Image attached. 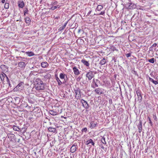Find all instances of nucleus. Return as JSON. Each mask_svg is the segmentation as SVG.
I'll return each mask as SVG.
<instances>
[{"label": "nucleus", "mask_w": 158, "mask_h": 158, "mask_svg": "<svg viewBox=\"0 0 158 158\" xmlns=\"http://www.w3.org/2000/svg\"><path fill=\"white\" fill-rule=\"evenodd\" d=\"M35 84V89L36 90H43L44 89V84L39 78L36 79Z\"/></svg>", "instance_id": "f257e3e1"}, {"label": "nucleus", "mask_w": 158, "mask_h": 158, "mask_svg": "<svg viewBox=\"0 0 158 158\" xmlns=\"http://www.w3.org/2000/svg\"><path fill=\"white\" fill-rule=\"evenodd\" d=\"M76 94L75 98L78 99L81 98V90L79 88H77L74 89Z\"/></svg>", "instance_id": "f03ea898"}, {"label": "nucleus", "mask_w": 158, "mask_h": 158, "mask_svg": "<svg viewBox=\"0 0 158 158\" xmlns=\"http://www.w3.org/2000/svg\"><path fill=\"white\" fill-rule=\"evenodd\" d=\"M94 72L89 70L86 73V77L88 78V80H90L94 77Z\"/></svg>", "instance_id": "7ed1b4c3"}, {"label": "nucleus", "mask_w": 158, "mask_h": 158, "mask_svg": "<svg viewBox=\"0 0 158 158\" xmlns=\"http://www.w3.org/2000/svg\"><path fill=\"white\" fill-rule=\"evenodd\" d=\"M128 1L129 2L127 3L126 4L127 8L129 9H132L135 8V5L131 2V0H128Z\"/></svg>", "instance_id": "20e7f679"}, {"label": "nucleus", "mask_w": 158, "mask_h": 158, "mask_svg": "<svg viewBox=\"0 0 158 158\" xmlns=\"http://www.w3.org/2000/svg\"><path fill=\"white\" fill-rule=\"evenodd\" d=\"M24 83L23 82H21L14 89V91H20L24 87Z\"/></svg>", "instance_id": "39448f33"}, {"label": "nucleus", "mask_w": 158, "mask_h": 158, "mask_svg": "<svg viewBox=\"0 0 158 158\" xmlns=\"http://www.w3.org/2000/svg\"><path fill=\"white\" fill-rule=\"evenodd\" d=\"M100 81L98 79L95 80L94 78L92 82L93 84L92 85V87L93 88L98 87V84L100 83Z\"/></svg>", "instance_id": "423d86ee"}, {"label": "nucleus", "mask_w": 158, "mask_h": 158, "mask_svg": "<svg viewBox=\"0 0 158 158\" xmlns=\"http://www.w3.org/2000/svg\"><path fill=\"white\" fill-rule=\"evenodd\" d=\"M136 93L138 97V101L139 102H140L142 101V95L141 91L139 89H138L136 90Z\"/></svg>", "instance_id": "0eeeda50"}, {"label": "nucleus", "mask_w": 158, "mask_h": 158, "mask_svg": "<svg viewBox=\"0 0 158 158\" xmlns=\"http://www.w3.org/2000/svg\"><path fill=\"white\" fill-rule=\"evenodd\" d=\"M26 66V64L25 62L20 61L18 63V66L22 69H24Z\"/></svg>", "instance_id": "6e6552de"}, {"label": "nucleus", "mask_w": 158, "mask_h": 158, "mask_svg": "<svg viewBox=\"0 0 158 158\" xmlns=\"http://www.w3.org/2000/svg\"><path fill=\"white\" fill-rule=\"evenodd\" d=\"M77 145L73 144L70 148V152L72 153L75 152L77 148Z\"/></svg>", "instance_id": "1a4fd4ad"}, {"label": "nucleus", "mask_w": 158, "mask_h": 158, "mask_svg": "<svg viewBox=\"0 0 158 158\" xmlns=\"http://www.w3.org/2000/svg\"><path fill=\"white\" fill-rule=\"evenodd\" d=\"M95 92L98 95H101L103 93L102 89L100 88H97L94 90Z\"/></svg>", "instance_id": "9d476101"}, {"label": "nucleus", "mask_w": 158, "mask_h": 158, "mask_svg": "<svg viewBox=\"0 0 158 158\" xmlns=\"http://www.w3.org/2000/svg\"><path fill=\"white\" fill-rule=\"evenodd\" d=\"M81 102L83 104V106L85 108H89V105L87 102L85 100L83 99L81 100Z\"/></svg>", "instance_id": "9b49d317"}, {"label": "nucleus", "mask_w": 158, "mask_h": 158, "mask_svg": "<svg viewBox=\"0 0 158 158\" xmlns=\"http://www.w3.org/2000/svg\"><path fill=\"white\" fill-rule=\"evenodd\" d=\"M18 6L19 8H23L24 6V3L23 1H19L18 2Z\"/></svg>", "instance_id": "f8f14e48"}, {"label": "nucleus", "mask_w": 158, "mask_h": 158, "mask_svg": "<svg viewBox=\"0 0 158 158\" xmlns=\"http://www.w3.org/2000/svg\"><path fill=\"white\" fill-rule=\"evenodd\" d=\"M74 73L76 75H78L80 74V72L78 69L76 67H74L73 68Z\"/></svg>", "instance_id": "ddd939ff"}, {"label": "nucleus", "mask_w": 158, "mask_h": 158, "mask_svg": "<svg viewBox=\"0 0 158 158\" xmlns=\"http://www.w3.org/2000/svg\"><path fill=\"white\" fill-rule=\"evenodd\" d=\"M90 143H91L92 144V145L93 146H94V144H95L94 143V142L93 141V140L91 139H90L89 140H87L85 142V144L86 145H88Z\"/></svg>", "instance_id": "4468645a"}, {"label": "nucleus", "mask_w": 158, "mask_h": 158, "mask_svg": "<svg viewBox=\"0 0 158 158\" xmlns=\"http://www.w3.org/2000/svg\"><path fill=\"white\" fill-rule=\"evenodd\" d=\"M81 62L86 67L89 66V64L88 61H86V60L85 59H82L81 60Z\"/></svg>", "instance_id": "2eb2a0df"}, {"label": "nucleus", "mask_w": 158, "mask_h": 158, "mask_svg": "<svg viewBox=\"0 0 158 158\" xmlns=\"http://www.w3.org/2000/svg\"><path fill=\"white\" fill-rule=\"evenodd\" d=\"M48 65L49 64L46 62H42L41 63V66L43 68H47Z\"/></svg>", "instance_id": "dca6fc26"}, {"label": "nucleus", "mask_w": 158, "mask_h": 158, "mask_svg": "<svg viewBox=\"0 0 158 158\" xmlns=\"http://www.w3.org/2000/svg\"><path fill=\"white\" fill-rule=\"evenodd\" d=\"M48 130L49 131L53 132L54 133L56 132V129L55 128L52 127H49L48 128Z\"/></svg>", "instance_id": "f3484780"}, {"label": "nucleus", "mask_w": 158, "mask_h": 158, "mask_svg": "<svg viewBox=\"0 0 158 158\" xmlns=\"http://www.w3.org/2000/svg\"><path fill=\"white\" fill-rule=\"evenodd\" d=\"M49 113L50 114L52 115H55L58 114V112L56 111H55L54 110H50L49 111Z\"/></svg>", "instance_id": "a211bd4d"}, {"label": "nucleus", "mask_w": 158, "mask_h": 158, "mask_svg": "<svg viewBox=\"0 0 158 158\" xmlns=\"http://www.w3.org/2000/svg\"><path fill=\"white\" fill-rule=\"evenodd\" d=\"M38 72L36 71H31L30 73L29 76L30 77H32V75L36 76L38 74Z\"/></svg>", "instance_id": "6ab92c4d"}, {"label": "nucleus", "mask_w": 158, "mask_h": 158, "mask_svg": "<svg viewBox=\"0 0 158 158\" xmlns=\"http://www.w3.org/2000/svg\"><path fill=\"white\" fill-rule=\"evenodd\" d=\"M6 76H7L4 73L2 74H0V77L2 81H4L5 77L6 78Z\"/></svg>", "instance_id": "aec40b11"}, {"label": "nucleus", "mask_w": 158, "mask_h": 158, "mask_svg": "<svg viewBox=\"0 0 158 158\" xmlns=\"http://www.w3.org/2000/svg\"><path fill=\"white\" fill-rule=\"evenodd\" d=\"M25 22L26 23L28 24V25H30V23L31 22V20L30 19V18L27 17H26L25 18Z\"/></svg>", "instance_id": "412c9836"}, {"label": "nucleus", "mask_w": 158, "mask_h": 158, "mask_svg": "<svg viewBox=\"0 0 158 158\" xmlns=\"http://www.w3.org/2000/svg\"><path fill=\"white\" fill-rule=\"evenodd\" d=\"M90 127L91 128L93 129L97 125V123H94V122H91L90 123Z\"/></svg>", "instance_id": "4be33fe9"}, {"label": "nucleus", "mask_w": 158, "mask_h": 158, "mask_svg": "<svg viewBox=\"0 0 158 158\" xmlns=\"http://www.w3.org/2000/svg\"><path fill=\"white\" fill-rule=\"evenodd\" d=\"M142 124L141 121L140 120L139 121V124L138 127V129H139V132H140L142 131Z\"/></svg>", "instance_id": "5701e85b"}, {"label": "nucleus", "mask_w": 158, "mask_h": 158, "mask_svg": "<svg viewBox=\"0 0 158 158\" xmlns=\"http://www.w3.org/2000/svg\"><path fill=\"white\" fill-rule=\"evenodd\" d=\"M59 76L61 79H64L65 76L66 77V78H67V76L63 73H60Z\"/></svg>", "instance_id": "b1692460"}, {"label": "nucleus", "mask_w": 158, "mask_h": 158, "mask_svg": "<svg viewBox=\"0 0 158 158\" xmlns=\"http://www.w3.org/2000/svg\"><path fill=\"white\" fill-rule=\"evenodd\" d=\"M0 68L2 70H6L8 69V68L5 65L2 64L0 66Z\"/></svg>", "instance_id": "393cba45"}, {"label": "nucleus", "mask_w": 158, "mask_h": 158, "mask_svg": "<svg viewBox=\"0 0 158 158\" xmlns=\"http://www.w3.org/2000/svg\"><path fill=\"white\" fill-rule=\"evenodd\" d=\"M16 58L17 59L16 60L17 61H24L23 59H25V58L24 57H22L21 56H17L16 57Z\"/></svg>", "instance_id": "a878e982"}, {"label": "nucleus", "mask_w": 158, "mask_h": 158, "mask_svg": "<svg viewBox=\"0 0 158 158\" xmlns=\"http://www.w3.org/2000/svg\"><path fill=\"white\" fill-rule=\"evenodd\" d=\"M13 129L15 131H20V129L18 127L15 125L13 126Z\"/></svg>", "instance_id": "bb28decb"}, {"label": "nucleus", "mask_w": 158, "mask_h": 158, "mask_svg": "<svg viewBox=\"0 0 158 158\" xmlns=\"http://www.w3.org/2000/svg\"><path fill=\"white\" fill-rule=\"evenodd\" d=\"M103 6L100 5H98V6L96 10L98 11H100L103 9Z\"/></svg>", "instance_id": "cd10ccee"}, {"label": "nucleus", "mask_w": 158, "mask_h": 158, "mask_svg": "<svg viewBox=\"0 0 158 158\" xmlns=\"http://www.w3.org/2000/svg\"><path fill=\"white\" fill-rule=\"evenodd\" d=\"M26 54L29 56H31L34 55V54L32 52H26Z\"/></svg>", "instance_id": "c85d7f7f"}, {"label": "nucleus", "mask_w": 158, "mask_h": 158, "mask_svg": "<svg viewBox=\"0 0 158 158\" xmlns=\"http://www.w3.org/2000/svg\"><path fill=\"white\" fill-rule=\"evenodd\" d=\"M106 63V61L105 59L103 58L102 59L100 62V64L101 65H103L105 64Z\"/></svg>", "instance_id": "c756f323"}, {"label": "nucleus", "mask_w": 158, "mask_h": 158, "mask_svg": "<svg viewBox=\"0 0 158 158\" xmlns=\"http://www.w3.org/2000/svg\"><path fill=\"white\" fill-rule=\"evenodd\" d=\"M68 21L66 22L65 23L64 25L62 27H61L59 29V30H60V31L63 30L65 28V27L66 26L68 23Z\"/></svg>", "instance_id": "7c9ffc66"}, {"label": "nucleus", "mask_w": 158, "mask_h": 158, "mask_svg": "<svg viewBox=\"0 0 158 158\" xmlns=\"http://www.w3.org/2000/svg\"><path fill=\"white\" fill-rule=\"evenodd\" d=\"M156 61V60L154 58H152L151 59H149L148 61L150 63H154L155 61Z\"/></svg>", "instance_id": "2f4dec72"}, {"label": "nucleus", "mask_w": 158, "mask_h": 158, "mask_svg": "<svg viewBox=\"0 0 158 158\" xmlns=\"http://www.w3.org/2000/svg\"><path fill=\"white\" fill-rule=\"evenodd\" d=\"M56 80L58 82V84L59 85H60L62 84V82L60 80L59 78H56Z\"/></svg>", "instance_id": "473e14b6"}, {"label": "nucleus", "mask_w": 158, "mask_h": 158, "mask_svg": "<svg viewBox=\"0 0 158 158\" xmlns=\"http://www.w3.org/2000/svg\"><path fill=\"white\" fill-rule=\"evenodd\" d=\"M9 7V4L8 3L6 2L5 4L4 7L6 9H8Z\"/></svg>", "instance_id": "72a5a7b5"}, {"label": "nucleus", "mask_w": 158, "mask_h": 158, "mask_svg": "<svg viewBox=\"0 0 158 158\" xmlns=\"http://www.w3.org/2000/svg\"><path fill=\"white\" fill-rule=\"evenodd\" d=\"M101 142L103 143L104 144H106V142L105 141V138L104 137H102V139H101Z\"/></svg>", "instance_id": "f704fd0d"}, {"label": "nucleus", "mask_w": 158, "mask_h": 158, "mask_svg": "<svg viewBox=\"0 0 158 158\" xmlns=\"http://www.w3.org/2000/svg\"><path fill=\"white\" fill-rule=\"evenodd\" d=\"M45 78H47L48 79H49L51 77V75L49 74H47V75H45L44 77Z\"/></svg>", "instance_id": "c9c22d12"}, {"label": "nucleus", "mask_w": 158, "mask_h": 158, "mask_svg": "<svg viewBox=\"0 0 158 158\" xmlns=\"http://www.w3.org/2000/svg\"><path fill=\"white\" fill-rule=\"evenodd\" d=\"M157 45V44L156 43H154L150 47L149 49L150 51H151L153 47H156Z\"/></svg>", "instance_id": "e433bc0d"}, {"label": "nucleus", "mask_w": 158, "mask_h": 158, "mask_svg": "<svg viewBox=\"0 0 158 158\" xmlns=\"http://www.w3.org/2000/svg\"><path fill=\"white\" fill-rule=\"evenodd\" d=\"M6 79H7V84L9 85V86L10 87H11V84H10V81H9V78H8L7 76H6Z\"/></svg>", "instance_id": "4c0bfd02"}, {"label": "nucleus", "mask_w": 158, "mask_h": 158, "mask_svg": "<svg viewBox=\"0 0 158 158\" xmlns=\"http://www.w3.org/2000/svg\"><path fill=\"white\" fill-rule=\"evenodd\" d=\"M64 81L62 82V84H64L65 85L67 86L68 85L67 84H66V83L67 81V78L66 79L64 78Z\"/></svg>", "instance_id": "58836bf2"}, {"label": "nucleus", "mask_w": 158, "mask_h": 158, "mask_svg": "<svg viewBox=\"0 0 158 158\" xmlns=\"http://www.w3.org/2000/svg\"><path fill=\"white\" fill-rule=\"evenodd\" d=\"M28 9L26 8V10H25L23 12H24V15H26V14H28Z\"/></svg>", "instance_id": "ea45409f"}, {"label": "nucleus", "mask_w": 158, "mask_h": 158, "mask_svg": "<svg viewBox=\"0 0 158 158\" xmlns=\"http://www.w3.org/2000/svg\"><path fill=\"white\" fill-rule=\"evenodd\" d=\"M87 131V129L86 127L84 128L81 130V131L82 132H86Z\"/></svg>", "instance_id": "a19ab883"}, {"label": "nucleus", "mask_w": 158, "mask_h": 158, "mask_svg": "<svg viewBox=\"0 0 158 158\" xmlns=\"http://www.w3.org/2000/svg\"><path fill=\"white\" fill-rule=\"evenodd\" d=\"M110 49L112 51H114L116 50V48L115 47L113 46H111L110 47Z\"/></svg>", "instance_id": "79ce46f5"}, {"label": "nucleus", "mask_w": 158, "mask_h": 158, "mask_svg": "<svg viewBox=\"0 0 158 158\" xmlns=\"http://www.w3.org/2000/svg\"><path fill=\"white\" fill-rule=\"evenodd\" d=\"M148 120L149 121V123L150 125H152V121L151 120V118L149 117H148Z\"/></svg>", "instance_id": "37998d69"}, {"label": "nucleus", "mask_w": 158, "mask_h": 158, "mask_svg": "<svg viewBox=\"0 0 158 158\" xmlns=\"http://www.w3.org/2000/svg\"><path fill=\"white\" fill-rule=\"evenodd\" d=\"M57 4H58V2L57 1H55V2H54L52 3L51 4V5L52 6H54L57 5Z\"/></svg>", "instance_id": "c03bdc74"}, {"label": "nucleus", "mask_w": 158, "mask_h": 158, "mask_svg": "<svg viewBox=\"0 0 158 158\" xmlns=\"http://www.w3.org/2000/svg\"><path fill=\"white\" fill-rule=\"evenodd\" d=\"M56 9V6H52V7L50 9L51 10H54Z\"/></svg>", "instance_id": "a18cd8bd"}, {"label": "nucleus", "mask_w": 158, "mask_h": 158, "mask_svg": "<svg viewBox=\"0 0 158 158\" xmlns=\"http://www.w3.org/2000/svg\"><path fill=\"white\" fill-rule=\"evenodd\" d=\"M105 13V11H101L100 13L97 14L98 15H104Z\"/></svg>", "instance_id": "49530a36"}, {"label": "nucleus", "mask_w": 158, "mask_h": 158, "mask_svg": "<svg viewBox=\"0 0 158 158\" xmlns=\"http://www.w3.org/2000/svg\"><path fill=\"white\" fill-rule=\"evenodd\" d=\"M131 53H128L126 54V56L127 57H129L131 56Z\"/></svg>", "instance_id": "de8ad7c7"}, {"label": "nucleus", "mask_w": 158, "mask_h": 158, "mask_svg": "<svg viewBox=\"0 0 158 158\" xmlns=\"http://www.w3.org/2000/svg\"><path fill=\"white\" fill-rule=\"evenodd\" d=\"M148 78L149 80L151 81L152 82V83H153L154 80L152 78L150 77H149Z\"/></svg>", "instance_id": "09e8293b"}, {"label": "nucleus", "mask_w": 158, "mask_h": 158, "mask_svg": "<svg viewBox=\"0 0 158 158\" xmlns=\"http://www.w3.org/2000/svg\"><path fill=\"white\" fill-rule=\"evenodd\" d=\"M53 18L55 19H58L60 18V17L59 16H58L56 17H55V16H54Z\"/></svg>", "instance_id": "8fccbe9b"}, {"label": "nucleus", "mask_w": 158, "mask_h": 158, "mask_svg": "<svg viewBox=\"0 0 158 158\" xmlns=\"http://www.w3.org/2000/svg\"><path fill=\"white\" fill-rule=\"evenodd\" d=\"M153 83L155 85H156L158 84V82L157 81H154Z\"/></svg>", "instance_id": "3c124183"}, {"label": "nucleus", "mask_w": 158, "mask_h": 158, "mask_svg": "<svg viewBox=\"0 0 158 158\" xmlns=\"http://www.w3.org/2000/svg\"><path fill=\"white\" fill-rule=\"evenodd\" d=\"M154 50L156 51H158V46H157V47L155 48Z\"/></svg>", "instance_id": "603ef678"}, {"label": "nucleus", "mask_w": 158, "mask_h": 158, "mask_svg": "<svg viewBox=\"0 0 158 158\" xmlns=\"http://www.w3.org/2000/svg\"><path fill=\"white\" fill-rule=\"evenodd\" d=\"M91 11H92V10H89V12H88V14H87V15H89L90 14V13H91Z\"/></svg>", "instance_id": "864d4df0"}, {"label": "nucleus", "mask_w": 158, "mask_h": 158, "mask_svg": "<svg viewBox=\"0 0 158 158\" xmlns=\"http://www.w3.org/2000/svg\"><path fill=\"white\" fill-rule=\"evenodd\" d=\"M112 60H114V62H116V60L115 59V58L114 57H112Z\"/></svg>", "instance_id": "5fc2aeb1"}, {"label": "nucleus", "mask_w": 158, "mask_h": 158, "mask_svg": "<svg viewBox=\"0 0 158 158\" xmlns=\"http://www.w3.org/2000/svg\"><path fill=\"white\" fill-rule=\"evenodd\" d=\"M35 68H36V66L32 67L31 68V69L32 70L33 69H34Z\"/></svg>", "instance_id": "6e6d98bb"}, {"label": "nucleus", "mask_w": 158, "mask_h": 158, "mask_svg": "<svg viewBox=\"0 0 158 158\" xmlns=\"http://www.w3.org/2000/svg\"><path fill=\"white\" fill-rule=\"evenodd\" d=\"M56 8H59L60 7V6L59 5H57V6H56Z\"/></svg>", "instance_id": "4d7b16f0"}, {"label": "nucleus", "mask_w": 158, "mask_h": 158, "mask_svg": "<svg viewBox=\"0 0 158 158\" xmlns=\"http://www.w3.org/2000/svg\"><path fill=\"white\" fill-rule=\"evenodd\" d=\"M153 117L155 119H156V116L155 115H153Z\"/></svg>", "instance_id": "13d9d810"}, {"label": "nucleus", "mask_w": 158, "mask_h": 158, "mask_svg": "<svg viewBox=\"0 0 158 158\" xmlns=\"http://www.w3.org/2000/svg\"><path fill=\"white\" fill-rule=\"evenodd\" d=\"M5 0H2V2L3 3H4L5 2Z\"/></svg>", "instance_id": "bf43d9fd"}, {"label": "nucleus", "mask_w": 158, "mask_h": 158, "mask_svg": "<svg viewBox=\"0 0 158 158\" xmlns=\"http://www.w3.org/2000/svg\"><path fill=\"white\" fill-rule=\"evenodd\" d=\"M55 77L56 79V78L57 77V78H58V76H57V74H55Z\"/></svg>", "instance_id": "052dcab7"}, {"label": "nucleus", "mask_w": 158, "mask_h": 158, "mask_svg": "<svg viewBox=\"0 0 158 158\" xmlns=\"http://www.w3.org/2000/svg\"><path fill=\"white\" fill-rule=\"evenodd\" d=\"M101 148L102 149H104V147L103 146H102L101 147Z\"/></svg>", "instance_id": "680f3d73"}, {"label": "nucleus", "mask_w": 158, "mask_h": 158, "mask_svg": "<svg viewBox=\"0 0 158 158\" xmlns=\"http://www.w3.org/2000/svg\"><path fill=\"white\" fill-rule=\"evenodd\" d=\"M156 79L158 81V76H157L156 77Z\"/></svg>", "instance_id": "e2e57ef3"}, {"label": "nucleus", "mask_w": 158, "mask_h": 158, "mask_svg": "<svg viewBox=\"0 0 158 158\" xmlns=\"http://www.w3.org/2000/svg\"><path fill=\"white\" fill-rule=\"evenodd\" d=\"M10 135H13V136L14 135L13 134H12V135L10 134V135H8V137H9Z\"/></svg>", "instance_id": "0e129e2a"}, {"label": "nucleus", "mask_w": 158, "mask_h": 158, "mask_svg": "<svg viewBox=\"0 0 158 158\" xmlns=\"http://www.w3.org/2000/svg\"><path fill=\"white\" fill-rule=\"evenodd\" d=\"M46 119H48V118L47 117H46Z\"/></svg>", "instance_id": "69168bd1"}, {"label": "nucleus", "mask_w": 158, "mask_h": 158, "mask_svg": "<svg viewBox=\"0 0 158 158\" xmlns=\"http://www.w3.org/2000/svg\"><path fill=\"white\" fill-rule=\"evenodd\" d=\"M17 64H15V65H17Z\"/></svg>", "instance_id": "338daca9"}, {"label": "nucleus", "mask_w": 158, "mask_h": 158, "mask_svg": "<svg viewBox=\"0 0 158 158\" xmlns=\"http://www.w3.org/2000/svg\"><path fill=\"white\" fill-rule=\"evenodd\" d=\"M70 158H72V157L71 156L70 157Z\"/></svg>", "instance_id": "774afa93"}]
</instances>
